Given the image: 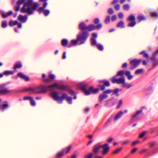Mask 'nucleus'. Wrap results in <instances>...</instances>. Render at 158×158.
Listing matches in <instances>:
<instances>
[{"instance_id":"423d86ee","label":"nucleus","mask_w":158,"mask_h":158,"mask_svg":"<svg viewBox=\"0 0 158 158\" xmlns=\"http://www.w3.org/2000/svg\"><path fill=\"white\" fill-rule=\"evenodd\" d=\"M98 36V34L96 32L93 33L92 37L90 39V43L92 46H95L99 51H102L104 50V47L101 44L97 43V39Z\"/></svg>"},{"instance_id":"ea45409f","label":"nucleus","mask_w":158,"mask_h":158,"mask_svg":"<svg viewBox=\"0 0 158 158\" xmlns=\"http://www.w3.org/2000/svg\"><path fill=\"white\" fill-rule=\"evenodd\" d=\"M143 71V69H140L136 70L135 72V74L136 75L141 73Z\"/></svg>"},{"instance_id":"7ed1b4c3","label":"nucleus","mask_w":158,"mask_h":158,"mask_svg":"<svg viewBox=\"0 0 158 158\" xmlns=\"http://www.w3.org/2000/svg\"><path fill=\"white\" fill-rule=\"evenodd\" d=\"M25 0H19L15 6L16 10H31L35 9L38 6L37 3H33L31 0L25 2L23 5L22 3Z\"/></svg>"},{"instance_id":"4be33fe9","label":"nucleus","mask_w":158,"mask_h":158,"mask_svg":"<svg viewBox=\"0 0 158 158\" xmlns=\"http://www.w3.org/2000/svg\"><path fill=\"white\" fill-rule=\"evenodd\" d=\"M123 115V112L122 111H119L114 117V120L115 121H117L119 119L121 118L122 116Z\"/></svg>"},{"instance_id":"dca6fc26","label":"nucleus","mask_w":158,"mask_h":158,"mask_svg":"<svg viewBox=\"0 0 158 158\" xmlns=\"http://www.w3.org/2000/svg\"><path fill=\"white\" fill-rule=\"evenodd\" d=\"M17 75L18 77H20L22 79L26 81H29L30 80L29 78L28 77L24 75L22 72L18 73Z\"/></svg>"},{"instance_id":"052dcab7","label":"nucleus","mask_w":158,"mask_h":158,"mask_svg":"<svg viewBox=\"0 0 158 158\" xmlns=\"http://www.w3.org/2000/svg\"><path fill=\"white\" fill-rule=\"evenodd\" d=\"M100 89L101 90H104L105 89V86L104 85L100 86Z\"/></svg>"},{"instance_id":"6e6552de","label":"nucleus","mask_w":158,"mask_h":158,"mask_svg":"<svg viewBox=\"0 0 158 158\" xmlns=\"http://www.w3.org/2000/svg\"><path fill=\"white\" fill-rule=\"evenodd\" d=\"M112 93V89H109L104 90L102 93L100 94L98 97V100L99 102L101 103L104 102V100L108 98V94Z\"/></svg>"},{"instance_id":"603ef678","label":"nucleus","mask_w":158,"mask_h":158,"mask_svg":"<svg viewBox=\"0 0 158 158\" xmlns=\"http://www.w3.org/2000/svg\"><path fill=\"white\" fill-rule=\"evenodd\" d=\"M118 18L121 19H123V15L122 12L119 13L118 14Z\"/></svg>"},{"instance_id":"6e6d98bb","label":"nucleus","mask_w":158,"mask_h":158,"mask_svg":"<svg viewBox=\"0 0 158 158\" xmlns=\"http://www.w3.org/2000/svg\"><path fill=\"white\" fill-rule=\"evenodd\" d=\"M139 142V141L138 140H137L131 143L132 146H134L138 143Z\"/></svg>"},{"instance_id":"58836bf2","label":"nucleus","mask_w":158,"mask_h":158,"mask_svg":"<svg viewBox=\"0 0 158 158\" xmlns=\"http://www.w3.org/2000/svg\"><path fill=\"white\" fill-rule=\"evenodd\" d=\"M113 115H112L110 118L108 119L107 121L105 123V124L106 126H107L111 122L114 118Z\"/></svg>"},{"instance_id":"e2e57ef3","label":"nucleus","mask_w":158,"mask_h":158,"mask_svg":"<svg viewBox=\"0 0 158 158\" xmlns=\"http://www.w3.org/2000/svg\"><path fill=\"white\" fill-rule=\"evenodd\" d=\"M155 143L154 142L151 143H150V148L153 147L155 145Z\"/></svg>"},{"instance_id":"864d4df0","label":"nucleus","mask_w":158,"mask_h":158,"mask_svg":"<svg viewBox=\"0 0 158 158\" xmlns=\"http://www.w3.org/2000/svg\"><path fill=\"white\" fill-rule=\"evenodd\" d=\"M147 133V132L145 131H143V132L141 133L139 136V137L140 138H142Z\"/></svg>"},{"instance_id":"473e14b6","label":"nucleus","mask_w":158,"mask_h":158,"mask_svg":"<svg viewBox=\"0 0 158 158\" xmlns=\"http://www.w3.org/2000/svg\"><path fill=\"white\" fill-rule=\"evenodd\" d=\"M35 10H20L22 13H27L29 15H31L34 13Z\"/></svg>"},{"instance_id":"69168bd1","label":"nucleus","mask_w":158,"mask_h":158,"mask_svg":"<svg viewBox=\"0 0 158 158\" xmlns=\"http://www.w3.org/2000/svg\"><path fill=\"white\" fill-rule=\"evenodd\" d=\"M129 8V6L128 5H124V9H128Z\"/></svg>"},{"instance_id":"37998d69","label":"nucleus","mask_w":158,"mask_h":158,"mask_svg":"<svg viewBox=\"0 0 158 158\" xmlns=\"http://www.w3.org/2000/svg\"><path fill=\"white\" fill-rule=\"evenodd\" d=\"M7 26V22L6 21H3L2 23L1 27L3 28H6Z\"/></svg>"},{"instance_id":"b1692460","label":"nucleus","mask_w":158,"mask_h":158,"mask_svg":"<svg viewBox=\"0 0 158 158\" xmlns=\"http://www.w3.org/2000/svg\"><path fill=\"white\" fill-rule=\"evenodd\" d=\"M116 27L118 28H124L125 27V26L124 25V22L122 20L118 22L117 24Z\"/></svg>"},{"instance_id":"3c124183","label":"nucleus","mask_w":158,"mask_h":158,"mask_svg":"<svg viewBox=\"0 0 158 158\" xmlns=\"http://www.w3.org/2000/svg\"><path fill=\"white\" fill-rule=\"evenodd\" d=\"M122 149V148H119L116 150H115L114 152L113 153L114 154H117L120 152Z\"/></svg>"},{"instance_id":"6ab92c4d","label":"nucleus","mask_w":158,"mask_h":158,"mask_svg":"<svg viewBox=\"0 0 158 158\" xmlns=\"http://www.w3.org/2000/svg\"><path fill=\"white\" fill-rule=\"evenodd\" d=\"M122 89H119L118 88H115L114 90L112 89V93H113L112 94V95H115L116 97H118L119 95L118 94V93L119 91H122Z\"/></svg>"},{"instance_id":"2eb2a0df","label":"nucleus","mask_w":158,"mask_h":158,"mask_svg":"<svg viewBox=\"0 0 158 158\" xmlns=\"http://www.w3.org/2000/svg\"><path fill=\"white\" fill-rule=\"evenodd\" d=\"M27 19L28 16L27 15L23 16L22 15L20 14L19 15L18 18V20L23 23H26L27 20Z\"/></svg>"},{"instance_id":"f3484780","label":"nucleus","mask_w":158,"mask_h":158,"mask_svg":"<svg viewBox=\"0 0 158 158\" xmlns=\"http://www.w3.org/2000/svg\"><path fill=\"white\" fill-rule=\"evenodd\" d=\"M154 90L152 85H150L144 90V92L147 95H149L152 93Z\"/></svg>"},{"instance_id":"9b49d317","label":"nucleus","mask_w":158,"mask_h":158,"mask_svg":"<svg viewBox=\"0 0 158 158\" xmlns=\"http://www.w3.org/2000/svg\"><path fill=\"white\" fill-rule=\"evenodd\" d=\"M142 110L136 111L135 113L131 116V118L129 121L130 123L129 125L134 122L137 121L139 119V115L142 113Z\"/></svg>"},{"instance_id":"de8ad7c7","label":"nucleus","mask_w":158,"mask_h":158,"mask_svg":"<svg viewBox=\"0 0 158 158\" xmlns=\"http://www.w3.org/2000/svg\"><path fill=\"white\" fill-rule=\"evenodd\" d=\"M49 79L52 80L55 78V76L53 74H50L49 75Z\"/></svg>"},{"instance_id":"a18cd8bd","label":"nucleus","mask_w":158,"mask_h":158,"mask_svg":"<svg viewBox=\"0 0 158 158\" xmlns=\"http://www.w3.org/2000/svg\"><path fill=\"white\" fill-rule=\"evenodd\" d=\"M84 93L86 95H89L92 93V92L89 89V90L86 89L84 92Z\"/></svg>"},{"instance_id":"f704fd0d","label":"nucleus","mask_w":158,"mask_h":158,"mask_svg":"<svg viewBox=\"0 0 158 158\" xmlns=\"http://www.w3.org/2000/svg\"><path fill=\"white\" fill-rule=\"evenodd\" d=\"M61 43L62 46L66 47L68 44V41L66 39H63L61 40Z\"/></svg>"},{"instance_id":"c03bdc74","label":"nucleus","mask_w":158,"mask_h":158,"mask_svg":"<svg viewBox=\"0 0 158 158\" xmlns=\"http://www.w3.org/2000/svg\"><path fill=\"white\" fill-rule=\"evenodd\" d=\"M30 102L32 106H36V104L35 102L32 97L30 100Z\"/></svg>"},{"instance_id":"2f4dec72","label":"nucleus","mask_w":158,"mask_h":158,"mask_svg":"<svg viewBox=\"0 0 158 158\" xmlns=\"http://www.w3.org/2000/svg\"><path fill=\"white\" fill-rule=\"evenodd\" d=\"M124 74H125V71L123 70L118 71L116 75L114 77L120 76L121 77H124Z\"/></svg>"},{"instance_id":"412c9836","label":"nucleus","mask_w":158,"mask_h":158,"mask_svg":"<svg viewBox=\"0 0 158 158\" xmlns=\"http://www.w3.org/2000/svg\"><path fill=\"white\" fill-rule=\"evenodd\" d=\"M131 72L128 70L125 71V75L127 77V79L128 80H131L133 78V76L131 75Z\"/></svg>"},{"instance_id":"9d476101","label":"nucleus","mask_w":158,"mask_h":158,"mask_svg":"<svg viewBox=\"0 0 158 158\" xmlns=\"http://www.w3.org/2000/svg\"><path fill=\"white\" fill-rule=\"evenodd\" d=\"M72 148L71 145H70L69 146L62 149L61 151L58 152L56 155L57 158H61L64 154H66L68 153L70 151Z\"/></svg>"},{"instance_id":"f03ea898","label":"nucleus","mask_w":158,"mask_h":158,"mask_svg":"<svg viewBox=\"0 0 158 158\" xmlns=\"http://www.w3.org/2000/svg\"><path fill=\"white\" fill-rule=\"evenodd\" d=\"M110 147L108 143L101 145L99 143L95 144L93 147L92 152L94 158H102V156H98L99 153H101L102 155H106L109 152Z\"/></svg>"},{"instance_id":"72a5a7b5","label":"nucleus","mask_w":158,"mask_h":158,"mask_svg":"<svg viewBox=\"0 0 158 158\" xmlns=\"http://www.w3.org/2000/svg\"><path fill=\"white\" fill-rule=\"evenodd\" d=\"M132 86V85L131 83L126 82L125 81L124 82V83L123 84V87H126L127 89H129Z\"/></svg>"},{"instance_id":"f8f14e48","label":"nucleus","mask_w":158,"mask_h":158,"mask_svg":"<svg viewBox=\"0 0 158 158\" xmlns=\"http://www.w3.org/2000/svg\"><path fill=\"white\" fill-rule=\"evenodd\" d=\"M116 77H114L112 78L111 82L112 83L123 85L125 81L124 77H120L118 78H116Z\"/></svg>"},{"instance_id":"49530a36","label":"nucleus","mask_w":158,"mask_h":158,"mask_svg":"<svg viewBox=\"0 0 158 158\" xmlns=\"http://www.w3.org/2000/svg\"><path fill=\"white\" fill-rule=\"evenodd\" d=\"M94 156V154L90 153L88 155H85L84 156V158H92V157Z\"/></svg>"},{"instance_id":"4c0bfd02","label":"nucleus","mask_w":158,"mask_h":158,"mask_svg":"<svg viewBox=\"0 0 158 158\" xmlns=\"http://www.w3.org/2000/svg\"><path fill=\"white\" fill-rule=\"evenodd\" d=\"M88 84H85L81 85L80 87L81 89H82L84 92L86 90V89L88 88Z\"/></svg>"},{"instance_id":"39448f33","label":"nucleus","mask_w":158,"mask_h":158,"mask_svg":"<svg viewBox=\"0 0 158 158\" xmlns=\"http://www.w3.org/2000/svg\"><path fill=\"white\" fill-rule=\"evenodd\" d=\"M44 88H46V92L48 91H53L55 89L64 91H68L69 89L68 87L64 85H60L57 83H55L52 85H48L47 86H44Z\"/></svg>"},{"instance_id":"13d9d810","label":"nucleus","mask_w":158,"mask_h":158,"mask_svg":"<svg viewBox=\"0 0 158 158\" xmlns=\"http://www.w3.org/2000/svg\"><path fill=\"white\" fill-rule=\"evenodd\" d=\"M16 11L15 12V13H13H13H12V14L11 15L13 16V17H16L17 16V11H18V10H15Z\"/></svg>"},{"instance_id":"20e7f679","label":"nucleus","mask_w":158,"mask_h":158,"mask_svg":"<svg viewBox=\"0 0 158 158\" xmlns=\"http://www.w3.org/2000/svg\"><path fill=\"white\" fill-rule=\"evenodd\" d=\"M51 96L54 100L58 102L60 104L62 103L64 99H66V101L69 104L72 103V98L71 97L68 96L66 94H63L61 97L59 96V92L56 91L51 93Z\"/></svg>"},{"instance_id":"09e8293b","label":"nucleus","mask_w":158,"mask_h":158,"mask_svg":"<svg viewBox=\"0 0 158 158\" xmlns=\"http://www.w3.org/2000/svg\"><path fill=\"white\" fill-rule=\"evenodd\" d=\"M123 104V101L122 100H120L118 102V105L117 106V108L119 109L120 108L121 105H122Z\"/></svg>"},{"instance_id":"5701e85b","label":"nucleus","mask_w":158,"mask_h":158,"mask_svg":"<svg viewBox=\"0 0 158 158\" xmlns=\"http://www.w3.org/2000/svg\"><path fill=\"white\" fill-rule=\"evenodd\" d=\"M13 12L12 11L8 12L7 13L2 12L1 15L2 17L4 18H6L8 16L11 15L12 14Z\"/></svg>"},{"instance_id":"1a4fd4ad","label":"nucleus","mask_w":158,"mask_h":158,"mask_svg":"<svg viewBox=\"0 0 158 158\" xmlns=\"http://www.w3.org/2000/svg\"><path fill=\"white\" fill-rule=\"evenodd\" d=\"M127 20L130 22L127 25V26L129 27H133L136 24V22L135 21V18L133 14L129 15L127 18Z\"/></svg>"},{"instance_id":"c756f323","label":"nucleus","mask_w":158,"mask_h":158,"mask_svg":"<svg viewBox=\"0 0 158 158\" xmlns=\"http://www.w3.org/2000/svg\"><path fill=\"white\" fill-rule=\"evenodd\" d=\"M139 55H143V57L146 59L148 60L149 57V55L148 54H147L145 52V51L143 50L139 53Z\"/></svg>"},{"instance_id":"c9c22d12","label":"nucleus","mask_w":158,"mask_h":158,"mask_svg":"<svg viewBox=\"0 0 158 158\" xmlns=\"http://www.w3.org/2000/svg\"><path fill=\"white\" fill-rule=\"evenodd\" d=\"M101 82H102L103 85L106 87H109L110 85L109 81L107 80H102L101 81Z\"/></svg>"},{"instance_id":"a211bd4d","label":"nucleus","mask_w":158,"mask_h":158,"mask_svg":"<svg viewBox=\"0 0 158 158\" xmlns=\"http://www.w3.org/2000/svg\"><path fill=\"white\" fill-rule=\"evenodd\" d=\"M2 99H0V109L2 111H4L6 110L9 107V106L8 103L7 102L6 103L4 104L1 106V104L2 103Z\"/></svg>"},{"instance_id":"bb28decb","label":"nucleus","mask_w":158,"mask_h":158,"mask_svg":"<svg viewBox=\"0 0 158 158\" xmlns=\"http://www.w3.org/2000/svg\"><path fill=\"white\" fill-rule=\"evenodd\" d=\"M22 64L20 61H19V62L15 64L14 67V69L16 70V69L19 68L20 69L22 67Z\"/></svg>"},{"instance_id":"5fc2aeb1","label":"nucleus","mask_w":158,"mask_h":158,"mask_svg":"<svg viewBox=\"0 0 158 158\" xmlns=\"http://www.w3.org/2000/svg\"><path fill=\"white\" fill-rule=\"evenodd\" d=\"M116 16L115 15H112L111 17V21H114L116 19Z\"/></svg>"},{"instance_id":"774afa93","label":"nucleus","mask_w":158,"mask_h":158,"mask_svg":"<svg viewBox=\"0 0 158 158\" xmlns=\"http://www.w3.org/2000/svg\"><path fill=\"white\" fill-rule=\"evenodd\" d=\"M118 2V0H114L112 2V4H115L117 3Z\"/></svg>"},{"instance_id":"0e129e2a","label":"nucleus","mask_w":158,"mask_h":158,"mask_svg":"<svg viewBox=\"0 0 158 158\" xmlns=\"http://www.w3.org/2000/svg\"><path fill=\"white\" fill-rule=\"evenodd\" d=\"M148 62V60H147V61H146L145 60H143V61H142L143 64L144 65H145L147 64V62Z\"/></svg>"},{"instance_id":"4468645a","label":"nucleus","mask_w":158,"mask_h":158,"mask_svg":"<svg viewBox=\"0 0 158 158\" xmlns=\"http://www.w3.org/2000/svg\"><path fill=\"white\" fill-rule=\"evenodd\" d=\"M141 62V60L139 59H134L131 60L130 61V63L133 64L132 66H131V68L132 69L136 68L139 64Z\"/></svg>"},{"instance_id":"a19ab883","label":"nucleus","mask_w":158,"mask_h":158,"mask_svg":"<svg viewBox=\"0 0 158 158\" xmlns=\"http://www.w3.org/2000/svg\"><path fill=\"white\" fill-rule=\"evenodd\" d=\"M150 15L152 18H154L157 17L158 18V13L156 12H151L150 13Z\"/></svg>"},{"instance_id":"680f3d73","label":"nucleus","mask_w":158,"mask_h":158,"mask_svg":"<svg viewBox=\"0 0 158 158\" xmlns=\"http://www.w3.org/2000/svg\"><path fill=\"white\" fill-rule=\"evenodd\" d=\"M137 150V148H134L131 151V153H135V152H136Z\"/></svg>"},{"instance_id":"ddd939ff","label":"nucleus","mask_w":158,"mask_h":158,"mask_svg":"<svg viewBox=\"0 0 158 158\" xmlns=\"http://www.w3.org/2000/svg\"><path fill=\"white\" fill-rule=\"evenodd\" d=\"M152 55V57H151L150 59L153 63V66L155 67L158 65V58H156V57L158 56V53L155 52Z\"/></svg>"},{"instance_id":"338daca9","label":"nucleus","mask_w":158,"mask_h":158,"mask_svg":"<svg viewBox=\"0 0 158 158\" xmlns=\"http://www.w3.org/2000/svg\"><path fill=\"white\" fill-rule=\"evenodd\" d=\"M108 13L110 15L114 13V10H108Z\"/></svg>"},{"instance_id":"8fccbe9b","label":"nucleus","mask_w":158,"mask_h":158,"mask_svg":"<svg viewBox=\"0 0 158 158\" xmlns=\"http://www.w3.org/2000/svg\"><path fill=\"white\" fill-rule=\"evenodd\" d=\"M32 98V97H31V96H25L23 98V100H29L30 101Z\"/></svg>"},{"instance_id":"0eeeda50","label":"nucleus","mask_w":158,"mask_h":158,"mask_svg":"<svg viewBox=\"0 0 158 158\" xmlns=\"http://www.w3.org/2000/svg\"><path fill=\"white\" fill-rule=\"evenodd\" d=\"M25 91H31L35 94H40L46 92V88H44V86L41 85L40 86L35 87L33 88L30 87L24 89Z\"/></svg>"},{"instance_id":"f257e3e1","label":"nucleus","mask_w":158,"mask_h":158,"mask_svg":"<svg viewBox=\"0 0 158 158\" xmlns=\"http://www.w3.org/2000/svg\"><path fill=\"white\" fill-rule=\"evenodd\" d=\"M93 22L94 24H91L88 26L84 21L79 23L78 25V28L82 32L77 35L76 40L73 39L71 40L72 44H69L68 48H71L73 45H77L78 44L80 45L85 44L89 36V33L87 30L91 31L96 29L100 30L102 27V25L101 23H100V20L98 18H95Z\"/></svg>"},{"instance_id":"bf43d9fd","label":"nucleus","mask_w":158,"mask_h":158,"mask_svg":"<svg viewBox=\"0 0 158 158\" xmlns=\"http://www.w3.org/2000/svg\"><path fill=\"white\" fill-rule=\"evenodd\" d=\"M127 63H124L122 65V67L123 68H125L127 67Z\"/></svg>"},{"instance_id":"e433bc0d","label":"nucleus","mask_w":158,"mask_h":158,"mask_svg":"<svg viewBox=\"0 0 158 158\" xmlns=\"http://www.w3.org/2000/svg\"><path fill=\"white\" fill-rule=\"evenodd\" d=\"M10 92V91L6 88L0 89V94H6Z\"/></svg>"},{"instance_id":"4d7b16f0","label":"nucleus","mask_w":158,"mask_h":158,"mask_svg":"<svg viewBox=\"0 0 158 158\" xmlns=\"http://www.w3.org/2000/svg\"><path fill=\"white\" fill-rule=\"evenodd\" d=\"M66 58V52H63L62 59H65Z\"/></svg>"},{"instance_id":"aec40b11","label":"nucleus","mask_w":158,"mask_h":158,"mask_svg":"<svg viewBox=\"0 0 158 158\" xmlns=\"http://www.w3.org/2000/svg\"><path fill=\"white\" fill-rule=\"evenodd\" d=\"M137 19L139 22H140L142 21H146L147 20V17L143 14L138 15Z\"/></svg>"},{"instance_id":"cd10ccee","label":"nucleus","mask_w":158,"mask_h":158,"mask_svg":"<svg viewBox=\"0 0 158 158\" xmlns=\"http://www.w3.org/2000/svg\"><path fill=\"white\" fill-rule=\"evenodd\" d=\"M39 14L42 13L45 16H47L50 13V10H37Z\"/></svg>"},{"instance_id":"c85d7f7f","label":"nucleus","mask_w":158,"mask_h":158,"mask_svg":"<svg viewBox=\"0 0 158 158\" xmlns=\"http://www.w3.org/2000/svg\"><path fill=\"white\" fill-rule=\"evenodd\" d=\"M89 89L91 91L92 93L93 94H96L99 91V89L98 88L94 89L93 86H91L89 88Z\"/></svg>"},{"instance_id":"79ce46f5","label":"nucleus","mask_w":158,"mask_h":158,"mask_svg":"<svg viewBox=\"0 0 158 158\" xmlns=\"http://www.w3.org/2000/svg\"><path fill=\"white\" fill-rule=\"evenodd\" d=\"M110 17L109 15L106 16L104 20V22L105 24H108L110 22Z\"/></svg>"},{"instance_id":"a878e982","label":"nucleus","mask_w":158,"mask_h":158,"mask_svg":"<svg viewBox=\"0 0 158 158\" xmlns=\"http://www.w3.org/2000/svg\"><path fill=\"white\" fill-rule=\"evenodd\" d=\"M14 72L12 71L5 70L3 72V74L6 76H8L10 75H13Z\"/></svg>"},{"instance_id":"393cba45","label":"nucleus","mask_w":158,"mask_h":158,"mask_svg":"<svg viewBox=\"0 0 158 158\" xmlns=\"http://www.w3.org/2000/svg\"><path fill=\"white\" fill-rule=\"evenodd\" d=\"M68 91H69V93L70 95L73 96H74L73 98V99L76 100L77 99L76 95L77 94V92H74L72 90H69H69Z\"/></svg>"},{"instance_id":"7c9ffc66","label":"nucleus","mask_w":158,"mask_h":158,"mask_svg":"<svg viewBox=\"0 0 158 158\" xmlns=\"http://www.w3.org/2000/svg\"><path fill=\"white\" fill-rule=\"evenodd\" d=\"M19 24V22L18 21L15 20L14 21L13 20L10 21L9 22V25L10 27H12L14 25H17Z\"/></svg>"}]
</instances>
